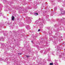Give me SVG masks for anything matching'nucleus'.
<instances>
[{
	"instance_id": "1",
	"label": "nucleus",
	"mask_w": 65,
	"mask_h": 65,
	"mask_svg": "<svg viewBox=\"0 0 65 65\" xmlns=\"http://www.w3.org/2000/svg\"><path fill=\"white\" fill-rule=\"evenodd\" d=\"M14 17L12 16V21H13V20H14Z\"/></svg>"
},
{
	"instance_id": "2",
	"label": "nucleus",
	"mask_w": 65,
	"mask_h": 65,
	"mask_svg": "<svg viewBox=\"0 0 65 65\" xmlns=\"http://www.w3.org/2000/svg\"><path fill=\"white\" fill-rule=\"evenodd\" d=\"M35 15H38V13H35Z\"/></svg>"
},
{
	"instance_id": "3",
	"label": "nucleus",
	"mask_w": 65,
	"mask_h": 65,
	"mask_svg": "<svg viewBox=\"0 0 65 65\" xmlns=\"http://www.w3.org/2000/svg\"><path fill=\"white\" fill-rule=\"evenodd\" d=\"M31 22V19L29 21L28 23H30Z\"/></svg>"
},
{
	"instance_id": "4",
	"label": "nucleus",
	"mask_w": 65,
	"mask_h": 65,
	"mask_svg": "<svg viewBox=\"0 0 65 65\" xmlns=\"http://www.w3.org/2000/svg\"><path fill=\"white\" fill-rule=\"evenodd\" d=\"M50 65H53V63H50Z\"/></svg>"
},
{
	"instance_id": "5",
	"label": "nucleus",
	"mask_w": 65,
	"mask_h": 65,
	"mask_svg": "<svg viewBox=\"0 0 65 65\" xmlns=\"http://www.w3.org/2000/svg\"><path fill=\"white\" fill-rule=\"evenodd\" d=\"M5 61H8V59L7 58L6 59Z\"/></svg>"
},
{
	"instance_id": "6",
	"label": "nucleus",
	"mask_w": 65,
	"mask_h": 65,
	"mask_svg": "<svg viewBox=\"0 0 65 65\" xmlns=\"http://www.w3.org/2000/svg\"><path fill=\"white\" fill-rule=\"evenodd\" d=\"M40 31V29H38V31H39H39Z\"/></svg>"
},
{
	"instance_id": "7",
	"label": "nucleus",
	"mask_w": 65,
	"mask_h": 65,
	"mask_svg": "<svg viewBox=\"0 0 65 65\" xmlns=\"http://www.w3.org/2000/svg\"><path fill=\"white\" fill-rule=\"evenodd\" d=\"M40 52L41 53H42V51H41Z\"/></svg>"
},
{
	"instance_id": "8",
	"label": "nucleus",
	"mask_w": 65,
	"mask_h": 65,
	"mask_svg": "<svg viewBox=\"0 0 65 65\" xmlns=\"http://www.w3.org/2000/svg\"><path fill=\"white\" fill-rule=\"evenodd\" d=\"M60 57V58L62 57V56L61 55H60L59 56Z\"/></svg>"
},
{
	"instance_id": "9",
	"label": "nucleus",
	"mask_w": 65,
	"mask_h": 65,
	"mask_svg": "<svg viewBox=\"0 0 65 65\" xmlns=\"http://www.w3.org/2000/svg\"><path fill=\"white\" fill-rule=\"evenodd\" d=\"M60 10H61V11H62V9H61Z\"/></svg>"
},
{
	"instance_id": "10",
	"label": "nucleus",
	"mask_w": 65,
	"mask_h": 65,
	"mask_svg": "<svg viewBox=\"0 0 65 65\" xmlns=\"http://www.w3.org/2000/svg\"><path fill=\"white\" fill-rule=\"evenodd\" d=\"M27 57H29V56H27Z\"/></svg>"
},
{
	"instance_id": "11",
	"label": "nucleus",
	"mask_w": 65,
	"mask_h": 65,
	"mask_svg": "<svg viewBox=\"0 0 65 65\" xmlns=\"http://www.w3.org/2000/svg\"><path fill=\"white\" fill-rule=\"evenodd\" d=\"M64 13H65V11H64V12L63 13V14H64Z\"/></svg>"
},
{
	"instance_id": "12",
	"label": "nucleus",
	"mask_w": 65,
	"mask_h": 65,
	"mask_svg": "<svg viewBox=\"0 0 65 65\" xmlns=\"http://www.w3.org/2000/svg\"><path fill=\"white\" fill-rule=\"evenodd\" d=\"M0 14H2V13H0Z\"/></svg>"
},
{
	"instance_id": "13",
	"label": "nucleus",
	"mask_w": 65,
	"mask_h": 65,
	"mask_svg": "<svg viewBox=\"0 0 65 65\" xmlns=\"http://www.w3.org/2000/svg\"><path fill=\"white\" fill-rule=\"evenodd\" d=\"M31 42H33V41H31Z\"/></svg>"
},
{
	"instance_id": "14",
	"label": "nucleus",
	"mask_w": 65,
	"mask_h": 65,
	"mask_svg": "<svg viewBox=\"0 0 65 65\" xmlns=\"http://www.w3.org/2000/svg\"><path fill=\"white\" fill-rule=\"evenodd\" d=\"M20 54V55H21V54Z\"/></svg>"
}]
</instances>
